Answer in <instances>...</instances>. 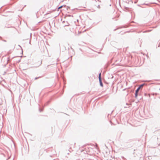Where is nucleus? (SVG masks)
<instances>
[{"label": "nucleus", "mask_w": 160, "mask_h": 160, "mask_svg": "<svg viewBox=\"0 0 160 160\" xmlns=\"http://www.w3.org/2000/svg\"><path fill=\"white\" fill-rule=\"evenodd\" d=\"M6 65H5L4 66V67H6Z\"/></svg>", "instance_id": "obj_24"}, {"label": "nucleus", "mask_w": 160, "mask_h": 160, "mask_svg": "<svg viewBox=\"0 0 160 160\" xmlns=\"http://www.w3.org/2000/svg\"><path fill=\"white\" fill-rule=\"evenodd\" d=\"M129 106H124V107L125 108H129Z\"/></svg>", "instance_id": "obj_12"}, {"label": "nucleus", "mask_w": 160, "mask_h": 160, "mask_svg": "<svg viewBox=\"0 0 160 160\" xmlns=\"http://www.w3.org/2000/svg\"><path fill=\"white\" fill-rule=\"evenodd\" d=\"M20 60L18 61V62H20Z\"/></svg>", "instance_id": "obj_22"}, {"label": "nucleus", "mask_w": 160, "mask_h": 160, "mask_svg": "<svg viewBox=\"0 0 160 160\" xmlns=\"http://www.w3.org/2000/svg\"><path fill=\"white\" fill-rule=\"evenodd\" d=\"M98 79L100 85L102 87H103V84L102 82V77H101V73L100 72L99 73L98 75Z\"/></svg>", "instance_id": "obj_2"}, {"label": "nucleus", "mask_w": 160, "mask_h": 160, "mask_svg": "<svg viewBox=\"0 0 160 160\" xmlns=\"http://www.w3.org/2000/svg\"><path fill=\"white\" fill-rule=\"evenodd\" d=\"M42 110H43V109H41L40 108L39 109V111L40 112H42Z\"/></svg>", "instance_id": "obj_9"}, {"label": "nucleus", "mask_w": 160, "mask_h": 160, "mask_svg": "<svg viewBox=\"0 0 160 160\" xmlns=\"http://www.w3.org/2000/svg\"><path fill=\"white\" fill-rule=\"evenodd\" d=\"M6 73V72H4V73L3 75H4Z\"/></svg>", "instance_id": "obj_21"}, {"label": "nucleus", "mask_w": 160, "mask_h": 160, "mask_svg": "<svg viewBox=\"0 0 160 160\" xmlns=\"http://www.w3.org/2000/svg\"><path fill=\"white\" fill-rule=\"evenodd\" d=\"M112 112H113V111H112V112Z\"/></svg>", "instance_id": "obj_28"}, {"label": "nucleus", "mask_w": 160, "mask_h": 160, "mask_svg": "<svg viewBox=\"0 0 160 160\" xmlns=\"http://www.w3.org/2000/svg\"><path fill=\"white\" fill-rule=\"evenodd\" d=\"M142 5H149V4H146V3H143Z\"/></svg>", "instance_id": "obj_13"}, {"label": "nucleus", "mask_w": 160, "mask_h": 160, "mask_svg": "<svg viewBox=\"0 0 160 160\" xmlns=\"http://www.w3.org/2000/svg\"><path fill=\"white\" fill-rule=\"evenodd\" d=\"M126 104L127 106H130L131 105V104H128V103H126Z\"/></svg>", "instance_id": "obj_8"}, {"label": "nucleus", "mask_w": 160, "mask_h": 160, "mask_svg": "<svg viewBox=\"0 0 160 160\" xmlns=\"http://www.w3.org/2000/svg\"><path fill=\"white\" fill-rule=\"evenodd\" d=\"M126 9L128 8H125Z\"/></svg>", "instance_id": "obj_27"}, {"label": "nucleus", "mask_w": 160, "mask_h": 160, "mask_svg": "<svg viewBox=\"0 0 160 160\" xmlns=\"http://www.w3.org/2000/svg\"><path fill=\"white\" fill-rule=\"evenodd\" d=\"M144 82H150V81H147V80H146V81H144Z\"/></svg>", "instance_id": "obj_19"}, {"label": "nucleus", "mask_w": 160, "mask_h": 160, "mask_svg": "<svg viewBox=\"0 0 160 160\" xmlns=\"http://www.w3.org/2000/svg\"><path fill=\"white\" fill-rule=\"evenodd\" d=\"M31 34H32L31 33H30V36H31Z\"/></svg>", "instance_id": "obj_26"}, {"label": "nucleus", "mask_w": 160, "mask_h": 160, "mask_svg": "<svg viewBox=\"0 0 160 160\" xmlns=\"http://www.w3.org/2000/svg\"><path fill=\"white\" fill-rule=\"evenodd\" d=\"M67 10H68V8H70L69 7H68V6H67Z\"/></svg>", "instance_id": "obj_16"}, {"label": "nucleus", "mask_w": 160, "mask_h": 160, "mask_svg": "<svg viewBox=\"0 0 160 160\" xmlns=\"http://www.w3.org/2000/svg\"><path fill=\"white\" fill-rule=\"evenodd\" d=\"M135 3H136V2H135Z\"/></svg>", "instance_id": "obj_29"}, {"label": "nucleus", "mask_w": 160, "mask_h": 160, "mask_svg": "<svg viewBox=\"0 0 160 160\" xmlns=\"http://www.w3.org/2000/svg\"><path fill=\"white\" fill-rule=\"evenodd\" d=\"M66 24L65 25H64V27H65V26H68L69 25V24L68 23V22L67 21H66Z\"/></svg>", "instance_id": "obj_5"}, {"label": "nucleus", "mask_w": 160, "mask_h": 160, "mask_svg": "<svg viewBox=\"0 0 160 160\" xmlns=\"http://www.w3.org/2000/svg\"><path fill=\"white\" fill-rule=\"evenodd\" d=\"M9 57H8V58H7V62H8L9 61Z\"/></svg>", "instance_id": "obj_11"}, {"label": "nucleus", "mask_w": 160, "mask_h": 160, "mask_svg": "<svg viewBox=\"0 0 160 160\" xmlns=\"http://www.w3.org/2000/svg\"><path fill=\"white\" fill-rule=\"evenodd\" d=\"M129 26V24L125 25L122 26L121 28H127Z\"/></svg>", "instance_id": "obj_3"}, {"label": "nucleus", "mask_w": 160, "mask_h": 160, "mask_svg": "<svg viewBox=\"0 0 160 160\" xmlns=\"http://www.w3.org/2000/svg\"><path fill=\"white\" fill-rule=\"evenodd\" d=\"M97 7L98 8H100V6L99 5H98Z\"/></svg>", "instance_id": "obj_15"}, {"label": "nucleus", "mask_w": 160, "mask_h": 160, "mask_svg": "<svg viewBox=\"0 0 160 160\" xmlns=\"http://www.w3.org/2000/svg\"><path fill=\"white\" fill-rule=\"evenodd\" d=\"M50 102V101H48V102H47L45 104V105H48V104Z\"/></svg>", "instance_id": "obj_7"}, {"label": "nucleus", "mask_w": 160, "mask_h": 160, "mask_svg": "<svg viewBox=\"0 0 160 160\" xmlns=\"http://www.w3.org/2000/svg\"><path fill=\"white\" fill-rule=\"evenodd\" d=\"M152 30H148V32L151 31Z\"/></svg>", "instance_id": "obj_18"}, {"label": "nucleus", "mask_w": 160, "mask_h": 160, "mask_svg": "<svg viewBox=\"0 0 160 160\" xmlns=\"http://www.w3.org/2000/svg\"><path fill=\"white\" fill-rule=\"evenodd\" d=\"M98 1H99V0H98Z\"/></svg>", "instance_id": "obj_30"}, {"label": "nucleus", "mask_w": 160, "mask_h": 160, "mask_svg": "<svg viewBox=\"0 0 160 160\" xmlns=\"http://www.w3.org/2000/svg\"><path fill=\"white\" fill-rule=\"evenodd\" d=\"M66 7V5H62V6H60L58 8V9H60V8H62V7Z\"/></svg>", "instance_id": "obj_4"}, {"label": "nucleus", "mask_w": 160, "mask_h": 160, "mask_svg": "<svg viewBox=\"0 0 160 160\" xmlns=\"http://www.w3.org/2000/svg\"><path fill=\"white\" fill-rule=\"evenodd\" d=\"M65 22V21H63L62 22V23H64Z\"/></svg>", "instance_id": "obj_20"}, {"label": "nucleus", "mask_w": 160, "mask_h": 160, "mask_svg": "<svg viewBox=\"0 0 160 160\" xmlns=\"http://www.w3.org/2000/svg\"><path fill=\"white\" fill-rule=\"evenodd\" d=\"M29 43L31 44L30 41L29 42Z\"/></svg>", "instance_id": "obj_25"}, {"label": "nucleus", "mask_w": 160, "mask_h": 160, "mask_svg": "<svg viewBox=\"0 0 160 160\" xmlns=\"http://www.w3.org/2000/svg\"><path fill=\"white\" fill-rule=\"evenodd\" d=\"M118 28H117V29H115L114 30V31H116L117 29H118Z\"/></svg>", "instance_id": "obj_17"}, {"label": "nucleus", "mask_w": 160, "mask_h": 160, "mask_svg": "<svg viewBox=\"0 0 160 160\" xmlns=\"http://www.w3.org/2000/svg\"><path fill=\"white\" fill-rule=\"evenodd\" d=\"M148 32V30H146V31H144V32Z\"/></svg>", "instance_id": "obj_14"}, {"label": "nucleus", "mask_w": 160, "mask_h": 160, "mask_svg": "<svg viewBox=\"0 0 160 160\" xmlns=\"http://www.w3.org/2000/svg\"><path fill=\"white\" fill-rule=\"evenodd\" d=\"M3 41H4V42H6V40H3Z\"/></svg>", "instance_id": "obj_23"}, {"label": "nucleus", "mask_w": 160, "mask_h": 160, "mask_svg": "<svg viewBox=\"0 0 160 160\" xmlns=\"http://www.w3.org/2000/svg\"><path fill=\"white\" fill-rule=\"evenodd\" d=\"M144 85H147V84L145 83H143L142 84L140 85L138 87L137 89L135 90V98H137L139 90H140V88H142V86H143Z\"/></svg>", "instance_id": "obj_1"}, {"label": "nucleus", "mask_w": 160, "mask_h": 160, "mask_svg": "<svg viewBox=\"0 0 160 160\" xmlns=\"http://www.w3.org/2000/svg\"><path fill=\"white\" fill-rule=\"evenodd\" d=\"M40 78V77H36L35 78V80H36V79H38L39 78Z\"/></svg>", "instance_id": "obj_10"}, {"label": "nucleus", "mask_w": 160, "mask_h": 160, "mask_svg": "<svg viewBox=\"0 0 160 160\" xmlns=\"http://www.w3.org/2000/svg\"><path fill=\"white\" fill-rule=\"evenodd\" d=\"M121 157H122V158L123 159V160H126V159L123 156H122Z\"/></svg>", "instance_id": "obj_6"}]
</instances>
